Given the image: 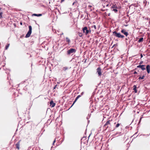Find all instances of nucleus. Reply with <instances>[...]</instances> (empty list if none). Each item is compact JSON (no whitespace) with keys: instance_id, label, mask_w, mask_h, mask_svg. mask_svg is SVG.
I'll return each mask as SVG.
<instances>
[{"instance_id":"nucleus-36","label":"nucleus","mask_w":150,"mask_h":150,"mask_svg":"<svg viewBox=\"0 0 150 150\" xmlns=\"http://www.w3.org/2000/svg\"><path fill=\"white\" fill-rule=\"evenodd\" d=\"M108 6V4H107V5H106V6Z\"/></svg>"},{"instance_id":"nucleus-20","label":"nucleus","mask_w":150,"mask_h":150,"mask_svg":"<svg viewBox=\"0 0 150 150\" xmlns=\"http://www.w3.org/2000/svg\"><path fill=\"white\" fill-rule=\"evenodd\" d=\"M81 95H78L76 98V100H77L79 98H80V97H81Z\"/></svg>"},{"instance_id":"nucleus-6","label":"nucleus","mask_w":150,"mask_h":150,"mask_svg":"<svg viewBox=\"0 0 150 150\" xmlns=\"http://www.w3.org/2000/svg\"><path fill=\"white\" fill-rule=\"evenodd\" d=\"M96 70L97 73L98 75V76L100 77L102 74L101 68L100 67H99Z\"/></svg>"},{"instance_id":"nucleus-33","label":"nucleus","mask_w":150,"mask_h":150,"mask_svg":"<svg viewBox=\"0 0 150 150\" xmlns=\"http://www.w3.org/2000/svg\"><path fill=\"white\" fill-rule=\"evenodd\" d=\"M83 92H82V93H81V95H83Z\"/></svg>"},{"instance_id":"nucleus-32","label":"nucleus","mask_w":150,"mask_h":150,"mask_svg":"<svg viewBox=\"0 0 150 150\" xmlns=\"http://www.w3.org/2000/svg\"><path fill=\"white\" fill-rule=\"evenodd\" d=\"M92 7V6H91V5H89V6H88V7Z\"/></svg>"},{"instance_id":"nucleus-31","label":"nucleus","mask_w":150,"mask_h":150,"mask_svg":"<svg viewBox=\"0 0 150 150\" xmlns=\"http://www.w3.org/2000/svg\"><path fill=\"white\" fill-rule=\"evenodd\" d=\"M57 86V85H56V86H54V89H55L56 88V87Z\"/></svg>"},{"instance_id":"nucleus-3","label":"nucleus","mask_w":150,"mask_h":150,"mask_svg":"<svg viewBox=\"0 0 150 150\" xmlns=\"http://www.w3.org/2000/svg\"><path fill=\"white\" fill-rule=\"evenodd\" d=\"M110 122V120H109L104 125L103 127L105 130H106L108 127L111 126Z\"/></svg>"},{"instance_id":"nucleus-29","label":"nucleus","mask_w":150,"mask_h":150,"mask_svg":"<svg viewBox=\"0 0 150 150\" xmlns=\"http://www.w3.org/2000/svg\"><path fill=\"white\" fill-rule=\"evenodd\" d=\"M134 74H137V72L136 71H135L134 72Z\"/></svg>"},{"instance_id":"nucleus-19","label":"nucleus","mask_w":150,"mask_h":150,"mask_svg":"<svg viewBox=\"0 0 150 150\" xmlns=\"http://www.w3.org/2000/svg\"><path fill=\"white\" fill-rule=\"evenodd\" d=\"M68 69V68L67 67H63V70L64 71H66Z\"/></svg>"},{"instance_id":"nucleus-22","label":"nucleus","mask_w":150,"mask_h":150,"mask_svg":"<svg viewBox=\"0 0 150 150\" xmlns=\"http://www.w3.org/2000/svg\"><path fill=\"white\" fill-rule=\"evenodd\" d=\"M116 9H113L112 11L115 12H117V11H118V10L117 9H116Z\"/></svg>"},{"instance_id":"nucleus-12","label":"nucleus","mask_w":150,"mask_h":150,"mask_svg":"<svg viewBox=\"0 0 150 150\" xmlns=\"http://www.w3.org/2000/svg\"><path fill=\"white\" fill-rule=\"evenodd\" d=\"M133 90H134L135 93H137V86L136 85H134L133 86Z\"/></svg>"},{"instance_id":"nucleus-5","label":"nucleus","mask_w":150,"mask_h":150,"mask_svg":"<svg viewBox=\"0 0 150 150\" xmlns=\"http://www.w3.org/2000/svg\"><path fill=\"white\" fill-rule=\"evenodd\" d=\"M76 52V50L73 48H71L68 50L67 51V54L70 55L71 54H73L75 53Z\"/></svg>"},{"instance_id":"nucleus-26","label":"nucleus","mask_w":150,"mask_h":150,"mask_svg":"<svg viewBox=\"0 0 150 150\" xmlns=\"http://www.w3.org/2000/svg\"><path fill=\"white\" fill-rule=\"evenodd\" d=\"M79 35L80 37H81L82 36V34L81 33H80V34Z\"/></svg>"},{"instance_id":"nucleus-28","label":"nucleus","mask_w":150,"mask_h":150,"mask_svg":"<svg viewBox=\"0 0 150 150\" xmlns=\"http://www.w3.org/2000/svg\"><path fill=\"white\" fill-rule=\"evenodd\" d=\"M55 139L54 141H53V144L54 145V143L55 142Z\"/></svg>"},{"instance_id":"nucleus-8","label":"nucleus","mask_w":150,"mask_h":150,"mask_svg":"<svg viewBox=\"0 0 150 150\" xmlns=\"http://www.w3.org/2000/svg\"><path fill=\"white\" fill-rule=\"evenodd\" d=\"M121 32L125 35L126 37L128 35V32H126V30L124 29L122 30Z\"/></svg>"},{"instance_id":"nucleus-23","label":"nucleus","mask_w":150,"mask_h":150,"mask_svg":"<svg viewBox=\"0 0 150 150\" xmlns=\"http://www.w3.org/2000/svg\"><path fill=\"white\" fill-rule=\"evenodd\" d=\"M91 27L92 28H94L95 30L96 29V26L95 25H92V26H91Z\"/></svg>"},{"instance_id":"nucleus-21","label":"nucleus","mask_w":150,"mask_h":150,"mask_svg":"<svg viewBox=\"0 0 150 150\" xmlns=\"http://www.w3.org/2000/svg\"><path fill=\"white\" fill-rule=\"evenodd\" d=\"M120 125V124L119 123H117L115 127V128H117Z\"/></svg>"},{"instance_id":"nucleus-7","label":"nucleus","mask_w":150,"mask_h":150,"mask_svg":"<svg viewBox=\"0 0 150 150\" xmlns=\"http://www.w3.org/2000/svg\"><path fill=\"white\" fill-rule=\"evenodd\" d=\"M145 65H139L137 66V67L138 68H141L142 69V70H144L146 69V68L145 67Z\"/></svg>"},{"instance_id":"nucleus-16","label":"nucleus","mask_w":150,"mask_h":150,"mask_svg":"<svg viewBox=\"0 0 150 150\" xmlns=\"http://www.w3.org/2000/svg\"><path fill=\"white\" fill-rule=\"evenodd\" d=\"M143 38H141L139 39V40L138 41V42H142L143 41Z\"/></svg>"},{"instance_id":"nucleus-39","label":"nucleus","mask_w":150,"mask_h":150,"mask_svg":"<svg viewBox=\"0 0 150 150\" xmlns=\"http://www.w3.org/2000/svg\"><path fill=\"white\" fill-rule=\"evenodd\" d=\"M145 2V1H144V3Z\"/></svg>"},{"instance_id":"nucleus-25","label":"nucleus","mask_w":150,"mask_h":150,"mask_svg":"<svg viewBox=\"0 0 150 150\" xmlns=\"http://www.w3.org/2000/svg\"><path fill=\"white\" fill-rule=\"evenodd\" d=\"M77 100H76V99L75 98V100L74 101L73 103V105L75 103L76 101Z\"/></svg>"},{"instance_id":"nucleus-13","label":"nucleus","mask_w":150,"mask_h":150,"mask_svg":"<svg viewBox=\"0 0 150 150\" xmlns=\"http://www.w3.org/2000/svg\"><path fill=\"white\" fill-rule=\"evenodd\" d=\"M117 8V7L116 6L115 4H113L112 6L111 7V8Z\"/></svg>"},{"instance_id":"nucleus-15","label":"nucleus","mask_w":150,"mask_h":150,"mask_svg":"<svg viewBox=\"0 0 150 150\" xmlns=\"http://www.w3.org/2000/svg\"><path fill=\"white\" fill-rule=\"evenodd\" d=\"M42 15L41 14H33V16H41Z\"/></svg>"},{"instance_id":"nucleus-24","label":"nucleus","mask_w":150,"mask_h":150,"mask_svg":"<svg viewBox=\"0 0 150 150\" xmlns=\"http://www.w3.org/2000/svg\"><path fill=\"white\" fill-rule=\"evenodd\" d=\"M2 13H3L2 12H1L0 13V18H1L2 17Z\"/></svg>"},{"instance_id":"nucleus-4","label":"nucleus","mask_w":150,"mask_h":150,"mask_svg":"<svg viewBox=\"0 0 150 150\" xmlns=\"http://www.w3.org/2000/svg\"><path fill=\"white\" fill-rule=\"evenodd\" d=\"M28 27L29 29V31L25 36V37L26 38L29 37L32 33V26L31 25H29V26Z\"/></svg>"},{"instance_id":"nucleus-2","label":"nucleus","mask_w":150,"mask_h":150,"mask_svg":"<svg viewBox=\"0 0 150 150\" xmlns=\"http://www.w3.org/2000/svg\"><path fill=\"white\" fill-rule=\"evenodd\" d=\"M83 33H85L86 35H87L89 33H90L91 30L90 29H88L87 27L85 26L82 29Z\"/></svg>"},{"instance_id":"nucleus-11","label":"nucleus","mask_w":150,"mask_h":150,"mask_svg":"<svg viewBox=\"0 0 150 150\" xmlns=\"http://www.w3.org/2000/svg\"><path fill=\"white\" fill-rule=\"evenodd\" d=\"M50 106L51 107H54L55 105V103H54L53 101H51L50 102Z\"/></svg>"},{"instance_id":"nucleus-18","label":"nucleus","mask_w":150,"mask_h":150,"mask_svg":"<svg viewBox=\"0 0 150 150\" xmlns=\"http://www.w3.org/2000/svg\"><path fill=\"white\" fill-rule=\"evenodd\" d=\"M144 77L145 76H140L139 78V80L143 79Z\"/></svg>"},{"instance_id":"nucleus-38","label":"nucleus","mask_w":150,"mask_h":150,"mask_svg":"<svg viewBox=\"0 0 150 150\" xmlns=\"http://www.w3.org/2000/svg\"><path fill=\"white\" fill-rule=\"evenodd\" d=\"M110 14H108V16H110Z\"/></svg>"},{"instance_id":"nucleus-17","label":"nucleus","mask_w":150,"mask_h":150,"mask_svg":"<svg viewBox=\"0 0 150 150\" xmlns=\"http://www.w3.org/2000/svg\"><path fill=\"white\" fill-rule=\"evenodd\" d=\"M9 45H10L9 44H7V45H6V47H5V49L6 50H7L8 49V48L9 47Z\"/></svg>"},{"instance_id":"nucleus-10","label":"nucleus","mask_w":150,"mask_h":150,"mask_svg":"<svg viewBox=\"0 0 150 150\" xmlns=\"http://www.w3.org/2000/svg\"><path fill=\"white\" fill-rule=\"evenodd\" d=\"M146 69L147 73L149 74L150 72V66L148 65L146 66Z\"/></svg>"},{"instance_id":"nucleus-35","label":"nucleus","mask_w":150,"mask_h":150,"mask_svg":"<svg viewBox=\"0 0 150 150\" xmlns=\"http://www.w3.org/2000/svg\"><path fill=\"white\" fill-rule=\"evenodd\" d=\"M61 0V1L62 2H63V1H64V0Z\"/></svg>"},{"instance_id":"nucleus-1","label":"nucleus","mask_w":150,"mask_h":150,"mask_svg":"<svg viewBox=\"0 0 150 150\" xmlns=\"http://www.w3.org/2000/svg\"><path fill=\"white\" fill-rule=\"evenodd\" d=\"M113 35L116 37L118 38H123L124 37L123 35H121L120 33H117L116 31L112 32Z\"/></svg>"},{"instance_id":"nucleus-34","label":"nucleus","mask_w":150,"mask_h":150,"mask_svg":"<svg viewBox=\"0 0 150 150\" xmlns=\"http://www.w3.org/2000/svg\"><path fill=\"white\" fill-rule=\"evenodd\" d=\"M142 118V117H141V118H140V120H139V122H140V121H141V120Z\"/></svg>"},{"instance_id":"nucleus-37","label":"nucleus","mask_w":150,"mask_h":150,"mask_svg":"<svg viewBox=\"0 0 150 150\" xmlns=\"http://www.w3.org/2000/svg\"><path fill=\"white\" fill-rule=\"evenodd\" d=\"M20 24H21V25H22V23H20Z\"/></svg>"},{"instance_id":"nucleus-9","label":"nucleus","mask_w":150,"mask_h":150,"mask_svg":"<svg viewBox=\"0 0 150 150\" xmlns=\"http://www.w3.org/2000/svg\"><path fill=\"white\" fill-rule=\"evenodd\" d=\"M20 141H19L15 144L16 148L18 150H19L20 149Z\"/></svg>"},{"instance_id":"nucleus-27","label":"nucleus","mask_w":150,"mask_h":150,"mask_svg":"<svg viewBox=\"0 0 150 150\" xmlns=\"http://www.w3.org/2000/svg\"><path fill=\"white\" fill-rule=\"evenodd\" d=\"M143 62V61H141V62L139 63V64H142V63Z\"/></svg>"},{"instance_id":"nucleus-14","label":"nucleus","mask_w":150,"mask_h":150,"mask_svg":"<svg viewBox=\"0 0 150 150\" xmlns=\"http://www.w3.org/2000/svg\"><path fill=\"white\" fill-rule=\"evenodd\" d=\"M66 42H68V44H69L70 42V40L69 38L68 37H66Z\"/></svg>"},{"instance_id":"nucleus-30","label":"nucleus","mask_w":150,"mask_h":150,"mask_svg":"<svg viewBox=\"0 0 150 150\" xmlns=\"http://www.w3.org/2000/svg\"><path fill=\"white\" fill-rule=\"evenodd\" d=\"M143 57V55L142 54H141V58H142Z\"/></svg>"}]
</instances>
